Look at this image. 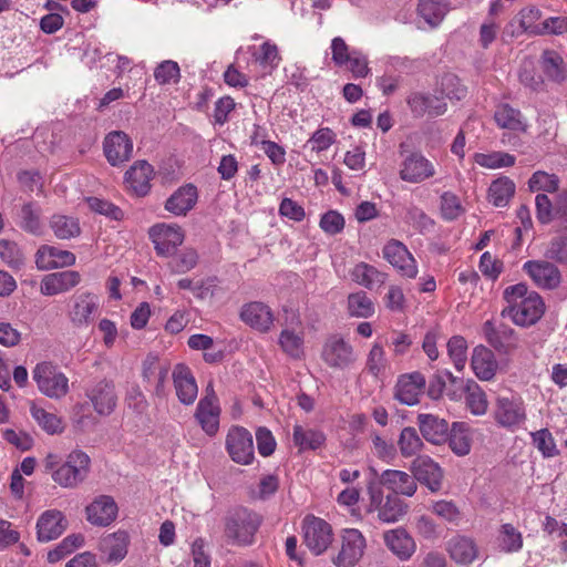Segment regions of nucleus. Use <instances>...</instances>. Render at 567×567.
Here are the masks:
<instances>
[{
    "mask_svg": "<svg viewBox=\"0 0 567 567\" xmlns=\"http://www.w3.org/2000/svg\"><path fill=\"white\" fill-rule=\"evenodd\" d=\"M507 307L502 310L503 317H508L517 326L529 327L540 320L545 313V302L536 292H528L525 284H517L504 290Z\"/></svg>",
    "mask_w": 567,
    "mask_h": 567,
    "instance_id": "1",
    "label": "nucleus"
},
{
    "mask_svg": "<svg viewBox=\"0 0 567 567\" xmlns=\"http://www.w3.org/2000/svg\"><path fill=\"white\" fill-rule=\"evenodd\" d=\"M42 463L54 483L60 487L73 489L87 477L91 460L83 451L74 450L64 461L58 454L49 453Z\"/></svg>",
    "mask_w": 567,
    "mask_h": 567,
    "instance_id": "2",
    "label": "nucleus"
},
{
    "mask_svg": "<svg viewBox=\"0 0 567 567\" xmlns=\"http://www.w3.org/2000/svg\"><path fill=\"white\" fill-rule=\"evenodd\" d=\"M370 477L367 480V494L369 502L367 513L377 514V518L386 524L399 522L409 511V505L394 494L384 495L380 484L377 483V471L370 468Z\"/></svg>",
    "mask_w": 567,
    "mask_h": 567,
    "instance_id": "3",
    "label": "nucleus"
},
{
    "mask_svg": "<svg viewBox=\"0 0 567 567\" xmlns=\"http://www.w3.org/2000/svg\"><path fill=\"white\" fill-rule=\"evenodd\" d=\"M261 522V516L256 512L243 506L235 507L224 517L225 537L233 545H251Z\"/></svg>",
    "mask_w": 567,
    "mask_h": 567,
    "instance_id": "4",
    "label": "nucleus"
},
{
    "mask_svg": "<svg viewBox=\"0 0 567 567\" xmlns=\"http://www.w3.org/2000/svg\"><path fill=\"white\" fill-rule=\"evenodd\" d=\"M39 391L50 399H61L69 392V379L50 362H41L32 371Z\"/></svg>",
    "mask_w": 567,
    "mask_h": 567,
    "instance_id": "5",
    "label": "nucleus"
},
{
    "mask_svg": "<svg viewBox=\"0 0 567 567\" xmlns=\"http://www.w3.org/2000/svg\"><path fill=\"white\" fill-rule=\"evenodd\" d=\"M100 312V297L93 292L82 291L70 299L68 318L78 329L87 328Z\"/></svg>",
    "mask_w": 567,
    "mask_h": 567,
    "instance_id": "6",
    "label": "nucleus"
},
{
    "mask_svg": "<svg viewBox=\"0 0 567 567\" xmlns=\"http://www.w3.org/2000/svg\"><path fill=\"white\" fill-rule=\"evenodd\" d=\"M302 532L303 543L316 556L323 554L333 542L331 525L324 519L312 515L303 518Z\"/></svg>",
    "mask_w": 567,
    "mask_h": 567,
    "instance_id": "7",
    "label": "nucleus"
},
{
    "mask_svg": "<svg viewBox=\"0 0 567 567\" xmlns=\"http://www.w3.org/2000/svg\"><path fill=\"white\" fill-rule=\"evenodd\" d=\"M526 408L518 396H498L495 402L494 420L503 429L515 431L526 421Z\"/></svg>",
    "mask_w": 567,
    "mask_h": 567,
    "instance_id": "8",
    "label": "nucleus"
},
{
    "mask_svg": "<svg viewBox=\"0 0 567 567\" xmlns=\"http://www.w3.org/2000/svg\"><path fill=\"white\" fill-rule=\"evenodd\" d=\"M367 542L359 529L348 528L341 535V548L333 558L338 567H353L363 556Z\"/></svg>",
    "mask_w": 567,
    "mask_h": 567,
    "instance_id": "9",
    "label": "nucleus"
},
{
    "mask_svg": "<svg viewBox=\"0 0 567 567\" xmlns=\"http://www.w3.org/2000/svg\"><path fill=\"white\" fill-rule=\"evenodd\" d=\"M148 234L157 255L163 257L174 255L184 241V233L176 224H156Z\"/></svg>",
    "mask_w": 567,
    "mask_h": 567,
    "instance_id": "10",
    "label": "nucleus"
},
{
    "mask_svg": "<svg viewBox=\"0 0 567 567\" xmlns=\"http://www.w3.org/2000/svg\"><path fill=\"white\" fill-rule=\"evenodd\" d=\"M322 360L334 369H346L355 361L353 347L341 336H330L322 348Z\"/></svg>",
    "mask_w": 567,
    "mask_h": 567,
    "instance_id": "11",
    "label": "nucleus"
},
{
    "mask_svg": "<svg viewBox=\"0 0 567 567\" xmlns=\"http://www.w3.org/2000/svg\"><path fill=\"white\" fill-rule=\"evenodd\" d=\"M410 471L415 483L420 482L431 492H437L442 487L443 470L427 455H417L410 465Z\"/></svg>",
    "mask_w": 567,
    "mask_h": 567,
    "instance_id": "12",
    "label": "nucleus"
},
{
    "mask_svg": "<svg viewBox=\"0 0 567 567\" xmlns=\"http://www.w3.org/2000/svg\"><path fill=\"white\" fill-rule=\"evenodd\" d=\"M226 449L231 460L238 464H250L254 460L251 434L241 426H233L226 437Z\"/></svg>",
    "mask_w": 567,
    "mask_h": 567,
    "instance_id": "13",
    "label": "nucleus"
},
{
    "mask_svg": "<svg viewBox=\"0 0 567 567\" xmlns=\"http://www.w3.org/2000/svg\"><path fill=\"white\" fill-rule=\"evenodd\" d=\"M400 178L412 184H420L435 175V167L422 153L408 155L400 165Z\"/></svg>",
    "mask_w": 567,
    "mask_h": 567,
    "instance_id": "14",
    "label": "nucleus"
},
{
    "mask_svg": "<svg viewBox=\"0 0 567 567\" xmlns=\"http://www.w3.org/2000/svg\"><path fill=\"white\" fill-rule=\"evenodd\" d=\"M103 151L112 166H120L130 161L133 154V142L122 131L109 133L103 142Z\"/></svg>",
    "mask_w": 567,
    "mask_h": 567,
    "instance_id": "15",
    "label": "nucleus"
},
{
    "mask_svg": "<svg viewBox=\"0 0 567 567\" xmlns=\"http://www.w3.org/2000/svg\"><path fill=\"white\" fill-rule=\"evenodd\" d=\"M383 258L388 260L401 276L414 278L417 274L415 260L405 245L396 239H391L383 247Z\"/></svg>",
    "mask_w": 567,
    "mask_h": 567,
    "instance_id": "16",
    "label": "nucleus"
},
{
    "mask_svg": "<svg viewBox=\"0 0 567 567\" xmlns=\"http://www.w3.org/2000/svg\"><path fill=\"white\" fill-rule=\"evenodd\" d=\"M523 269L542 289L553 290L561 282L559 269L548 260H528Z\"/></svg>",
    "mask_w": 567,
    "mask_h": 567,
    "instance_id": "17",
    "label": "nucleus"
},
{
    "mask_svg": "<svg viewBox=\"0 0 567 567\" xmlns=\"http://www.w3.org/2000/svg\"><path fill=\"white\" fill-rule=\"evenodd\" d=\"M377 483L380 487H385L391 493L400 497H412L417 491V483L412 473L409 474L400 470H385L380 475L377 473Z\"/></svg>",
    "mask_w": 567,
    "mask_h": 567,
    "instance_id": "18",
    "label": "nucleus"
},
{
    "mask_svg": "<svg viewBox=\"0 0 567 567\" xmlns=\"http://www.w3.org/2000/svg\"><path fill=\"white\" fill-rule=\"evenodd\" d=\"M425 377L419 372L402 374L395 384L394 398L405 405L419 403L425 389Z\"/></svg>",
    "mask_w": 567,
    "mask_h": 567,
    "instance_id": "19",
    "label": "nucleus"
},
{
    "mask_svg": "<svg viewBox=\"0 0 567 567\" xmlns=\"http://www.w3.org/2000/svg\"><path fill=\"white\" fill-rule=\"evenodd\" d=\"M85 394L100 415L111 414L116 406L117 396L112 381L101 380L86 389Z\"/></svg>",
    "mask_w": 567,
    "mask_h": 567,
    "instance_id": "20",
    "label": "nucleus"
},
{
    "mask_svg": "<svg viewBox=\"0 0 567 567\" xmlns=\"http://www.w3.org/2000/svg\"><path fill=\"white\" fill-rule=\"evenodd\" d=\"M483 333L486 341L495 350L502 353H511L518 347V338L513 328L501 324L495 327L492 321H486L483 324Z\"/></svg>",
    "mask_w": 567,
    "mask_h": 567,
    "instance_id": "21",
    "label": "nucleus"
},
{
    "mask_svg": "<svg viewBox=\"0 0 567 567\" xmlns=\"http://www.w3.org/2000/svg\"><path fill=\"white\" fill-rule=\"evenodd\" d=\"M416 423L423 439L429 443L440 445L446 442L450 426L445 419L431 413H420Z\"/></svg>",
    "mask_w": 567,
    "mask_h": 567,
    "instance_id": "22",
    "label": "nucleus"
},
{
    "mask_svg": "<svg viewBox=\"0 0 567 567\" xmlns=\"http://www.w3.org/2000/svg\"><path fill=\"white\" fill-rule=\"evenodd\" d=\"M68 522L58 509H49L40 515L37 522V536L42 543L56 539L66 529Z\"/></svg>",
    "mask_w": 567,
    "mask_h": 567,
    "instance_id": "23",
    "label": "nucleus"
},
{
    "mask_svg": "<svg viewBox=\"0 0 567 567\" xmlns=\"http://www.w3.org/2000/svg\"><path fill=\"white\" fill-rule=\"evenodd\" d=\"M168 372L169 364L162 362L155 354H148L142 363V377L150 383L154 382L157 396L166 395Z\"/></svg>",
    "mask_w": 567,
    "mask_h": 567,
    "instance_id": "24",
    "label": "nucleus"
},
{
    "mask_svg": "<svg viewBox=\"0 0 567 567\" xmlns=\"http://www.w3.org/2000/svg\"><path fill=\"white\" fill-rule=\"evenodd\" d=\"M408 104L411 112L419 117L424 115H429L431 117L441 116L447 110V105L443 97L420 92L412 93L408 99Z\"/></svg>",
    "mask_w": 567,
    "mask_h": 567,
    "instance_id": "25",
    "label": "nucleus"
},
{
    "mask_svg": "<svg viewBox=\"0 0 567 567\" xmlns=\"http://www.w3.org/2000/svg\"><path fill=\"white\" fill-rule=\"evenodd\" d=\"M153 175L154 171L151 164L146 161H137L126 171L125 183L127 188L136 196L143 197L147 195L151 189Z\"/></svg>",
    "mask_w": 567,
    "mask_h": 567,
    "instance_id": "26",
    "label": "nucleus"
},
{
    "mask_svg": "<svg viewBox=\"0 0 567 567\" xmlns=\"http://www.w3.org/2000/svg\"><path fill=\"white\" fill-rule=\"evenodd\" d=\"M173 381L179 402L185 405L193 404L197 398L198 386L189 368L182 363L175 365Z\"/></svg>",
    "mask_w": 567,
    "mask_h": 567,
    "instance_id": "27",
    "label": "nucleus"
},
{
    "mask_svg": "<svg viewBox=\"0 0 567 567\" xmlns=\"http://www.w3.org/2000/svg\"><path fill=\"white\" fill-rule=\"evenodd\" d=\"M219 406L215 393L207 394L197 404L195 417L200 424L203 431L213 436L219 427Z\"/></svg>",
    "mask_w": 567,
    "mask_h": 567,
    "instance_id": "28",
    "label": "nucleus"
},
{
    "mask_svg": "<svg viewBox=\"0 0 567 567\" xmlns=\"http://www.w3.org/2000/svg\"><path fill=\"white\" fill-rule=\"evenodd\" d=\"M80 281L81 276L74 270L49 274L41 281L40 292L43 296H55L69 291L78 286Z\"/></svg>",
    "mask_w": 567,
    "mask_h": 567,
    "instance_id": "29",
    "label": "nucleus"
},
{
    "mask_svg": "<svg viewBox=\"0 0 567 567\" xmlns=\"http://www.w3.org/2000/svg\"><path fill=\"white\" fill-rule=\"evenodd\" d=\"M240 319L260 332H267L274 323V315L270 308L259 301L244 305L240 311Z\"/></svg>",
    "mask_w": 567,
    "mask_h": 567,
    "instance_id": "30",
    "label": "nucleus"
},
{
    "mask_svg": "<svg viewBox=\"0 0 567 567\" xmlns=\"http://www.w3.org/2000/svg\"><path fill=\"white\" fill-rule=\"evenodd\" d=\"M446 551L457 565H470L478 557V547L468 536L455 535L446 543Z\"/></svg>",
    "mask_w": 567,
    "mask_h": 567,
    "instance_id": "31",
    "label": "nucleus"
},
{
    "mask_svg": "<svg viewBox=\"0 0 567 567\" xmlns=\"http://www.w3.org/2000/svg\"><path fill=\"white\" fill-rule=\"evenodd\" d=\"M471 368L480 380L489 381L495 377L498 363L493 351L481 344L473 349Z\"/></svg>",
    "mask_w": 567,
    "mask_h": 567,
    "instance_id": "32",
    "label": "nucleus"
},
{
    "mask_svg": "<svg viewBox=\"0 0 567 567\" xmlns=\"http://www.w3.org/2000/svg\"><path fill=\"white\" fill-rule=\"evenodd\" d=\"M87 520L96 526L110 525L117 515V505L111 496L102 495L86 506Z\"/></svg>",
    "mask_w": 567,
    "mask_h": 567,
    "instance_id": "33",
    "label": "nucleus"
},
{
    "mask_svg": "<svg viewBox=\"0 0 567 567\" xmlns=\"http://www.w3.org/2000/svg\"><path fill=\"white\" fill-rule=\"evenodd\" d=\"M383 539L386 547L401 560L410 559L416 548L414 539L403 528L385 532Z\"/></svg>",
    "mask_w": 567,
    "mask_h": 567,
    "instance_id": "34",
    "label": "nucleus"
},
{
    "mask_svg": "<svg viewBox=\"0 0 567 567\" xmlns=\"http://www.w3.org/2000/svg\"><path fill=\"white\" fill-rule=\"evenodd\" d=\"M197 188L187 184L175 190L165 203L166 210L177 216L186 215L196 204Z\"/></svg>",
    "mask_w": 567,
    "mask_h": 567,
    "instance_id": "35",
    "label": "nucleus"
},
{
    "mask_svg": "<svg viewBox=\"0 0 567 567\" xmlns=\"http://www.w3.org/2000/svg\"><path fill=\"white\" fill-rule=\"evenodd\" d=\"M17 225L32 235H41L43 231L42 210L38 203H24L17 212Z\"/></svg>",
    "mask_w": 567,
    "mask_h": 567,
    "instance_id": "36",
    "label": "nucleus"
},
{
    "mask_svg": "<svg viewBox=\"0 0 567 567\" xmlns=\"http://www.w3.org/2000/svg\"><path fill=\"white\" fill-rule=\"evenodd\" d=\"M350 276L355 284L369 290H373L374 288L382 286L386 280V275L384 272L363 261L357 264L351 269Z\"/></svg>",
    "mask_w": 567,
    "mask_h": 567,
    "instance_id": "37",
    "label": "nucleus"
},
{
    "mask_svg": "<svg viewBox=\"0 0 567 567\" xmlns=\"http://www.w3.org/2000/svg\"><path fill=\"white\" fill-rule=\"evenodd\" d=\"M35 262L39 269H49L58 266H72L75 262V256L68 250H60L53 247H42L37 252Z\"/></svg>",
    "mask_w": 567,
    "mask_h": 567,
    "instance_id": "38",
    "label": "nucleus"
},
{
    "mask_svg": "<svg viewBox=\"0 0 567 567\" xmlns=\"http://www.w3.org/2000/svg\"><path fill=\"white\" fill-rule=\"evenodd\" d=\"M128 535L124 530H118L103 537L100 547L106 555L109 561H120L127 554Z\"/></svg>",
    "mask_w": 567,
    "mask_h": 567,
    "instance_id": "39",
    "label": "nucleus"
},
{
    "mask_svg": "<svg viewBox=\"0 0 567 567\" xmlns=\"http://www.w3.org/2000/svg\"><path fill=\"white\" fill-rule=\"evenodd\" d=\"M449 445L457 456H465L471 452L472 435L464 422H454L449 432Z\"/></svg>",
    "mask_w": 567,
    "mask_h": 567,
    "instance_id": "40",
    "label": "nucleus"
},
{
    "mask_svg": "<svg viewBox=\"0 0 567 567\" xmlns=\"http://www.w3.org/2000/svg\"><path fill=\"white\" fill-rule=\"evenodd\" d=\"M326 442V435L323 432L303 427L301 425L293 426V443L299 447L300 452L307 450H317L321 447Z\"/></svg>",
    "mask_w": 567,
    "mask_h": 567,
    "instance_id": "41",
    "label": "nucleus"
},
{
    "mask_svg": "<svg viewBox=\"0 0 567 567\" xmlns=\"http://www.w3.org/2000/svg\"><path fill=\"white\" fill-rule=\"evenodd\" d=\"M450 7L445 0H420L417 12L430 27L439 25L449 12Z\"/></svg>",
    "mask_w": 567,
    "mask_h": 567,
    "instance_id": "42",
    "label": "nucleus"
},
{
    "mask_svg": "<svg viewBox=\"0 0 567 567\" xmlns=\"http://www.w3.org/2000/svg\"><path fill=\"white\" fill-rule=\"evenodd\" d=\"M465 403L474 415H484L488 409L487 395L484 390L474 381L467 380L465 385Z\"/></svg>",
    "mask_w": 567,
    "mask_h": 567,
    "instance_id": "43",
    "label": "nucleus"
},
{
    "mask_svg": "<svg viewBox=\"0 0 567 567\" xmlns=\"http://www.w3.org/2000/svg\"><path fill=\"white\" fill-rule=\"evenodd\" d=\"M50 227L59 239H71L81 234L79 220L66 215H53L50 219Z\"/></svg>",
    "mask_w": 567,
    "mask_h": 567,
    "instance_id": "44",
    "label": "nucleus"
},
{
    "mask_svg": "<svg viewBox=\"0 0 567 567\" xmlns=\"http://www.w3.org/2000/svg\"><path fill=\"white\" fill-rule=\"evenodd\" d=\"M494 120L501 128L525 131L520 112L508 104H502L496 109Z\"/></svg>",
    "mask_w": 567,
    "mask_h": 567,
    "instance_id": "45",
    "label": "nucleus"
},
{
    "mask_svg": "<svg viewBox=\"0 0 567 567\" xmlns=\"http://www.w3.org/2000/svg\"><path fill=\"white\" fill-rule=\"evenodd\" d=\"M279 344L285 353L293 359L303 355V333L295 329H284L279 336Z\"/></svg>",
    "mask_w": 567,
    "mask_h": 567,
    "instance_id": "46",
    "label": "nucleus"
},
{
    "mask_svg": "<svg viewBox=\"0 0 567 567\" xmlns=\"http://www.w3.org/2000/svg\"><path fill=\"white\" fill-rule=\"evenodd\" d=\"M515 193V184L507 177L494 181L488 189L489 200L497 207H504Z\"/></svg>",
    "mask_w": 567,
    "mask_h": 567,
    "instance_id": "47",
    "label": "nucleus"
},
{
    "mask_svg": "<svg viewBox=\"0 0 567 567\" xmlns=\"http://www.w3.org/2000/svg\"><path fill=\"white\" fill-rule=\"evenodd\" d=\"M30 413L39 426L48 434H58L63 431L62 421L55 414L48 412L34 402L30 405Z\"/></svg>",
    "mask_w": 567,
    "mask_h": 567,
    "instance_id": "48",
    "label": "nucleus"
},
{
    "mask_svg": "<svg viewBox=\"0 0 567 567\" xmlns=\"http://www.w3.org/2000/svg\"><path fill=\"white\" fill-rule=\"evenodd\" d=\"M542 59L543 70L548 79L557 83L566 80L567 72L564 66V60L556 51H545Z\"/></svg>",
    "mask_w": 567,
    "mask_h": 567,
    "instance_id": "49",
    "label": "nucleus"
},
{
    "mask_svg": "<svg viewBox=\"0 0 567 567\" xmlns=\"http://www.w3.org/2000/svg\"><path fill=\"white\" fill-rule=\"evenodd\" d=\"M398 446L403 457H411L416 455L424 444L416 430L412 426H406L400 433Z\"/></svg>",
    "mask_w": 567,
    "mask_h": 567,
    "instance_id": "50",
    "label": "nucleus"
},
{
    "mask_svg": "<svg viewBox=\"0 0 567 567\" xmlns=\"http://www.w3.org/2000/svg\"><path fill=\"white\" fill-rule=\"evenodd\" d=\"M348 311L352 317L369 318L374 313V303L364 291L350 293Z\"/></svg>",
    "mask_w": 567,
    "mask_h": 567,
    "instance_id": "51",
    "label": "nucleus"
},
{
    "mask_svg": "<svg viewBox=\"0 0 567 567\" xmlns=\"http://www.w3.org/2000/svg\"><path fill=\"white\" fill-rule=\"evenodd\" d=\"M389 367L385 352L381 344L374 343L368 354L365 368L370 374L380 378Z\"/></svg>",
    "mask_w": 567,
    "mask_h": 567,
    "instance_id": "52",
    "label": "nucleus"
},
{
    "mask_svg": "<svg viewBox=\"0 0 567 567\" xmlns=\"http://www.w3.org/2000/svg\"><path fill=\"white\" fill-rule=\"evenodd\" d=\"M475 162L486 168L508 167L515 164V157L508 153L494 152L489 154H475Z\"/></svg>",
    "mask_w": 567,
    "mask_h": 567,
    "instance_id": "53",
    "label": "nucleus"
},
{
    "mask_svg": "<svg viewBox=\"0 0 567 567\" xmlns=\"http://www.w3.org/2000/svg\"><path fill=\"white\" fill-rule=\"evenodd\" d=\"M467 343L461 336L452 337L447 342L449 355L457 371H462L466 364Z\"/></svg>",
    "mask_w": 567,
    "mask_h": 567,
    "instance_id": "54",
    "label": "nucleus"
},
{
    "mask_svg": "<svg viewBox=\"0 0 567 567\" xmlns=\"http://www.w3.org/2000/svg\"><path fill=\"white\" fill-rule=\"evenodd\" d=\"M154 78L161 85L177 83L181 78L178 63L173 60L161 62L154 70Z\"/></svg>",
    "mask_w": 567,
    "mask_h": 567,
    "instance_id": "55",
    "label": "nucleus"
},
{
    "mask_svg": "<svg viewBox=\"0 0 567 567\" xmlns=\"http://www.w3.org/2000/svg\"><path fill=\"white\" fill-rule=\"evenodd\" d=\"M528 187L532 192L544 190L554 193L558 190L559 179L556 175L538 171L529 178Z\"/></svg>",
    "mask_w": 567,
    "mask_h": 567,
    "instance_id": "56",
    "label": "nucleus"
},
{
    "mask_svg": "<svg viewBox=\"0 0 567 567\" xmlns=\"http://www.w3.org/2000/svg\"><path fill=\"white\" fill-rule=\"evenodd\" d=\"M466 87L455 74H445L441 80V93L449 100L461 101L466 96Z\"/></svg>",
    "mask_w": 567,
    "mask_h": 567,
    "instance_id": "57",
    "label": "nucleus"
},
{
    "mask_svg": "<svg viewBox=\"0 0 567 567\" xmlns=\"http://www.w3.org/2000/svg\"><path fill=\"white\" fill-rule=\"evenodd\" d=\"M533 443L544 457H554L559 454L555 440L547 429L532 433Z\"/></svg>",
    "mask_w": 567,
    "mask_h": 567,
    "instance_id": "58",
    "label": "nucleus"
},
{
    "mask_svg": "<svg viewBox=\"0 0 567 567\" xmlns=\"http://www.w3.org/2000/svg\"><path fill=\"white\" fill-rule=\"evenodd\" d=\"M198 262V255L192 248L184 249L176 256L168 266L174 274H185L196 267Z\"/></svg>",
    "mask_w": 567,
    "mask_h": 567,
    "instance_id": "59",
    "label": "nucleus"
},
{
    "mask_svg": "<svg viewBox=\"0 0 567 567\" xmlns=\"http://www.w3.org/2000/svg\"><path fill=\"white\" fill-rule=\"evenodd\" d=\"M499 542L502 549L507 553L517 551L523 546L522 534L512 524L502 526Z\"/></svg>",
    "mask_w": 567,
    "mask_h": 567,
    "instance_id": "60",
    "label": "nucleus"
},
{
    "mask_svg": "<svg viewBox=\"0 0 567 567\" xmlns=\"http://www.w3.org/2000/svg\"><path fill=\"white\" fill-rule=\"evenodd\" d=\"M464 212L460 198L452 192H444L441 195V214L446 220H454Z\"/></svg>",
    "mask_w": 567,
    "mask_h": 567,
    "instance_id": "61",
    "label": "nucleus"
},
{
    "mask_svg": "<svg viewBox=\"0 0 567 567\" xmlns=\"http://www.w3.org/2000/svg\"><path fill=\"white\" fill-rule=\"evenodd\" d=\"M255 60L264 68L274 70L280 62V55L276 44L266 41L260 47V52L255 54Z\"/></svg>",
    "mask_w": 567,
    "mask_h": 567,
    "instance_id": "62",
    "label": "nucleus"
},
{
    "mask_svg": "<svg viewBox=\"0 0 567 567\" xmlns=\"http://www.w3.org/2000/svg\"><path fill=\"white\" fill-rule=\"evenodd\" d=\"M0 258L12 268H19L23 264L18 245L8 239H0Z\"/></svg>",
    "mask_w": 567,
    "mask_h": 567,
    "instance_id": "63",
    "label": "nucleus"
},
{
    "mask_svg": "<svg viewBox=\"0 0 567 567\" xmlns=\"http://www.w3.org/2000/svg\"><path fill=\"white\" fill-rule=\"evenodd\" d=\"M334 136V133L330 128H320L308 140L306 147H310L311 151L320 153L328 150L333 144Z\"/></svg>",
    "mask_w": 567,
    "mask_h": 567,
    "instance_id": "64",
    "label": "nucleus"
}]
</instances>
